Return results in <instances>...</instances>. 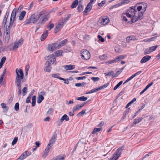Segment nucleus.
<instances>
[{"label": "nucleus", "mask_w": 160, "mask_h": 160, "mask_svg": "<svg viewBox=\"0 0 160 160\" xmlns=\"http://www.w3.org/2000/svg\"><path fill=\"white\" fill-rule=\"evenodd\" d=\"M17 76L15 80V83L18 87V91L17 93L18 95H20L21 93V85L22 81L23 82L22 79L24 77L23 72L22 70L21 69L17 68L15 70Z\"/></svg>", "instance_id": "f257e3e1"}, {"label": "nucleus", "mask_w": 160, "mask_h": 160, "mask_svg": "<svg viewBox=\"0 0 160 160\" xmlns=\"http://www.w3.org/2000/svg\"><path fill=\"white\" fill-rule=\"evenodd\" d=\"M32 21L33 23H36L37 22L43 24L47 21L48 20L49 16L48 14L45 15L40 18L39 16L38 15L35 16V14L32 15L31 16Z\"/></svg>", "instance_id": "f03ea898"}, {"label": "nucleus", "mask_w": 160, "mask_h": 160, "mask_svg": "<svg viewBox=\"0 0 160 160\" xmlns=\"http://www.w3.org/2000/svg\"><path fill=\"white\" fill-rule=\"evenodd\" d=\"M124 147V146H122L118 148L113 154L112 158L111 159V160H112L114 158H115L114 160H117L121 155Z\"/></svg>", "instance_id": "7ed1b4c3"}, {"label": "nucleus", "mask_w": 160, "mask_h": 160, "mask_svg": "<svg viewBox=\"0 0 160 160\" xmlns=\"http://www.w3.org/2000/svg\"><path fill=\"white\" fill-rule=\"evenodd\" d=\"M137 12V11L134 7L132 8L130 7L128 9L127 12L125 14L128 17L131 18V20L132 18H134L135 17Z\"/></svg>", "instance_id": "20e7f679"}, {"label": "nucleus", "mask_w": 160, "mask_h": 160, "mask_svg": "<svg viewBox=\"0 0 160 160\" xmlns=\"http://www.w3.org/2000/svg\"><path fill=\"white\" fill-rule=\"evenodd\" d=\"M81 53L82 58L85 60H88L90 57V53L88 50L86 49L82 50Z\"/></svg>", "instance_id": "39448f33"}, {"label": "nucleus", "mask_w": 160, "mask_h": 160, "mask_svg": "<svg viewBox=\"0 0 160 160\" xmlns=\"http://www.w3.org/2000/svg\"><path fill=\"white\" fill-rule=\"evenodd\" d=\"M65 24V22L62 21V20L61 22H59L58 24H56V26L54 28V31H55V33L60 31L61 29L62 28L64 25Z\"/></svg>", "instance_id": "423d86ee"}, {"label": "nucleus", "mask_w": 160, "mask_h": 160, "mask_svg": "<svg viewBox=\"0 0 160 160\" xmlns=\"http://www.w3.org/2000/svg\"><path fill=\"white\" fill-rule=\"evenodd\" d=\"M143 12H139L138 13V16H135L134 18H131V21L132 22H135L139 20H140L143 18Z\"/></svg>", "instance_id": "0eeeda50"}, {"label": "nucleus", "mask_w": 160, "mask_h": 160, "mask_svg": "<svg viewBox=\"0 0 160 160\" xmlns=\"http://www.w3.org/2000/svg\"><path fill=\"white\" fill-rule=\"evenodd\" d=\"M56 43H53L48 45V50L50 51H53L57 49Z\"/></svg>", "instance_id": "6e6552de"}, {"label": "nucleus", "mask_w": 160, "mask_h": 160, "mask_svg": "<svg viewBox=\"0 0 160 160\" xmlns=\"http://www.w3.org/2000/svg\"><path fill=\"white\" fill-rule=\"evenodd\" d=\"M45 66H46L44 68V71L45 72H49L52 68L51 67V63L49 61L46 62Z\"/></svg>", "instance_id": "1a4fd4ad"}, {"label": "nucleus", "mask_w": 160, "mask_h": 160, "mask_svg": "<svg viewBox=\"0 0 160 160\" xmlns=\"http://www.w3.org/2000/svg\"><path fill=\"white\" fill-rule=\"evenodd\" d=\"M57 137L56 134H54L52 136L51 139L49 141V145H51V146H52L53 144L55 142L56 140Z\"/></svg>", "instance_id": "9d476101"}, {"label": "nucleus", "mask_w": 160, "mask_h": 160, "mask_svg": "<svg viewBox=\"0 0 160 160\" xmlns=\"http://www.w3.org/2000/svg\"><path fill=\"white\" fill-rule=\"evenodd\" d=\"M151 58V56L149 55H146L143 57L140 61L141 63L146 62L149 61Z\"/></svg>", "instance_id": "9b49d317"}, {"label": "nucleus", "mask_w": 160, "mask_h": 160, "mask_svg": "<svg viewBox=\"0 0 160 160\" xmlns=\"http://www.w3.org/2000/svg\"><path fill=\"white\" fill-rule=\"evenodd\" d=\"M92 5L88 3L83 12V14L89 12L92 9Z\"/></svg>", "instance_id": "f8f14e48"}, {"label": "nucleus", "mask_w": 160, "mask_h": 160, "mask_svg": "<svg viewBox=\"0 0 160 160\" xmlns=\"http://www.w3.org/2000/svg\"><path fill=\"white\" fill-rule=\"evenodd\" d=\"M86 103L84 102L82 105H80L79 104H77L76 106L72 108V111L73 112H75L77 110H79V109L81 108L82 107L84 106Z\"/></svg>", "instance_id": "ddd939ff"}, {"label": "nucleus", "mask_w": 160, "mask_h": 160, "mask_svg": "<svg viewBox=\"0 0 160 160\" xmlns=\"http://www.w3.org/2000/svg\"><path fill=\"white\" fill-rule=\"evenodd\" d=\"M138 39L134 36H131L128 37L126 38V41L128 43L130 42L131 41H135Z\"/></svg>", "instance_id": "4468645a"}, {"label": "nucleus", "mask_w": 160, "mask_h": 160, "mask_svg": "<svg viewBox=\"0 0 160 160\" xmlns=\"http://www.w3.org/2000/svg\"><path fill=\"white\" fill-rule=\"evenodd\" d=\"M64 120L66 121H68L69 120V117L66 114H64L61 118L60 120L61 122L58 124V125H61Z\"/></svg>", "instance_id": "2eb2a0df"}, {"label": "nucleus", "mask_w": 160, "mask_h": 160, "mask_svg": "<svg viewBox=\"0 0 160 160\" xmlns=\"http://www.w3.org/2000/svg\"><path fill=\"white\" fill-rule=\"evenodd\" d=\"M109 22V19L108 18H102L101 23L103 25H105Z\"/></svg>", "instance_id": "dca6fc26"}, {"label": "nucleus", "mask_w": 160, "mask_h": 160, "mask_svg": "<svg viewBox=\"0 0 160 160\" xmlns=\"http://www.w3.org/2000/svg\"><path fill=\"white\" fill-rule=\"evenodd\" d=\"M48 30H46L44 32L43 34L41 35V40L42 41H44L48 35Z\"/></svg>", "instance_id": "f3484780"}, {"label": "nucleus", "mask_w": 160, "mask_h": 160, "mask_svg": "<svg viewBox=\"0 0 160 160\" xmlns=\"http://www.w3.org/2000/svg\"><path fill=\"white\" fill-rule=\"evenodd\" d=\"M65 69L67 70H71L75 68V66L74 65H69L63 66Z\"/></svg>", "instance_id": "a211bd4d"}, {"label": "nucleus", "mask_w": 160, "mask_h": 160, "mask_svg": "<svg viewBox=\"0 0 160 160\" xmlns=\"http://www.w3.org/2000/svg\"><path fill=\"white\" fill-rule=\"evenodd\" d=\"M17 9L16 8H14L12 10L10 18L16 19V15Z\"/></svg>", "instance_id": "6ab92c4d"}, {"label": "nucleus", "mask_w": 160, "mask_h": 160, "mask_svg": "<svg viewBox=\"0 0 160 160\" xmlns=\"http://www.w3.org/2000/svg\"><path fill=\"white\" fill-rule=\"evenodd\" d=\"M46 11L45 9H43L40 11L39 13V14L38 15L39 16V18H42V17L45 15L48 14L49 16V14L48 13L46 14Z\"/></svg>", "instance_id": "aec40b11"}, {"label": "nucleus", "mask_w": 160, "mask_h": 160, "mask_svg": "<svg viewBox=\"0 0 160 160\" xmlns=\"http://www.w3.org/2000/svg\"><path fill=\"white\" fill-rule=\"evenodd\" d=\"M126 55H121L119 56L118 57L116 58L115 59L116 62H117L118 61H120L121 60L124 59L126 57Z\"/></svg>", "instance_id": "412c9836"}, {"label": "nucleus", "mask_w": 160, "mask_h": 160, "mask_svg": "<svg viewBox=\"0 0 160 160\" xmlns=\"http://www.w3.org/2000/svg\"><path fill=\"white\" fill-rule=\"evenodd\" d=\"M1 105L2 106V108L4 109L3 112H7L9 109V108L8 106H6L5 103H2L1 104Z\"/></svg>", "instance_id": "4be33fe9"}, {"label": "nucleus", "mask_w": 160, "mask_h": 160, "mask_svg": "<svg viewBox=\"0 0 160 160\" xmlns=\"http://www.w3.org/2000/svg\"><path fill=\"white\" fill-rule=\"evenodd\" d=\"M26 13V12L25 11H22L21 13L20 14V15L19 17V19L20 21L22 20L24 18V17L25 14Z\"/></svg>", "instance_id": "5701e85b"}, {"label": "nucleus", "mask_w": 160, "mask_h": 160, "mask_svg": "<svg viewBox=\"0 0 160 160\" xmlns=\"http://www.w3.org/2000/svg\"><path fill=\"white\" fill-rule=\"evenodd\" d=\"M77 143L78 144L81 146L83 145L87 144L86 140L84 138H82Z\"/></svg>", "instance_id": "b1692460"}, {"label": "nucleus", "mask_w": 160, "mask_h": 160, "mask_svg": "<svg viewBox=\"0 0 160 160\" xmlns=\"http://www.w3.org/2000/svg\"><path fill=\"white\" fill-rule=\"evenodd\" d=\"M141 4V5L142 6V11H143V12H144L146 10V9L148 7L147 4L145 2H142L140 3H138L137 5L138 4Z\"/></svg>", "instance_id": "393cba45"}, {"label": "nucleus", "mask_w": 160, "mask_h": 160, "mask_svg": "<svg viewBox=\"0 0 160 160\" xmlns=\"http://www.w3.org/2000/svg\"><path fill=\"white\" fill-rule=\"evenodd\" d=\"M44 99V97L42 95H39L38 97L37 102L38 103H40Z\"/></svg>", "instance_id": "a878e982"}, {"label": "nucleus", "mask_w": 160, "mask_h": 160, "mask_svg": "<svg viewBox=\"0 0 160 160\" xmlns=\"http://www.w3.org/2000/svg\"><path fill=\"white\" fill-rule=\"evenodd\" d=\"M105 76H112V78H114L113 76L114 75V72L113 71H111L109 72H107L104 73Z\"/></svg>", "instance_id": "bb28decb"}, {"label": "nucleus", "mask_w": 160, "mask_h": 160, "mask_svg": "<svg viewBox=\"0 0 160 160\" xmlns=\"http://www.w3.org/2000/svg\"><path fill=\"white\" fill-rule=\"evenodd\" d=\"M25 152H23L20 156L17 158V160H23L25 158L27 157L25 155Z\"/></svg>", "instance_id": "cd10ccee"}, {"label": "nucleus", "mask_w": 160, "mask_h": 160, "mask_svg": "<svg viewBox=\"0 0 160 160\" xmlns=\"http://www.w3.org/2000/svg\"><path fill=\"white\" fill-rule=\"evenodd\" d=\"M143 119V118H138V119H134V121L133 122V124H137L140 122L142 121V120Z\"/></svg>", "instance_id": "c85d7f7f"}, {"label": "nucleus", "mask_w": 160, "mask_h": 160, "mask_svg": "<svg viewBox=\"0 0 160 160\" xmlns=\"http://www.w3.org/2000/svg\"><path fill=\"white\" fill-rule=\"evenodd\" d=\"M54 109L52 108H50L47 111L46 113V115L47 116H50L52 115Z\"/></svg>", "instance_id": "c756f323"}, {"label": "nucleus", "mask_w": 160, "mask_h": 160, "mask_svg": "<svg viewBox=\"0 0 160 160\" xmlns=\"http://www.w3.org/2000/svg\"><path fill=\"white\" fill-rule=\"evenodd\" d=\"M78 0H75L72 4L71 5V7L72 8H73L76 7L78 4Z\"/></svg>", "instance_id": "7c9ffc66"}, {"label": "nucleus", "mask_w": 160, "mask_h": 160, "mask_svg": "<svg viewBox=\"0 0 160 160\" xmlns=\"http://www.w3.org/2000/svg\"><path fill=\"white\" fill-rule=\"evenodd\" d=\"M62 50H58L55 52V56L56 57L62 56Z\"/></svg>", "instance_id": "2f4dec72"}, {"label": "nucleus", "mask_w": 160, "mask_h": 160, "mask_svg": "<svg viewBox=\"0 0 160 160\" xmlns=\"http://www.w3.org/2000/svg\"><path fill=\"white\" fill-rule=\"evenodd\" d=\"M136 100V98H134L129 103H128L126 106L125 108H127L129 107Z\"/></svg>", "instance_id": "473e14b6"}, {"label": "nucleus", "mask_w": 160, "mask_h": 160, "mask_svg": "<svg viewBox=\"0 0 160 160\" xmlns=\"http://www.w3.org/2000/svg\"><path fill=\"white\" fill-rule=\"evenodd\" d=\"M16 20V19L10 18V22L9 25L7 27L9 28H11L14 22Z\"/></svg>", "instance_id": "72a5a7b5"}, {"label": "nucleus", "mask_w": 160, "mask_h": 160, "mask_svg": "<svg viewBox=\"0 0 160 160\" xmlns=\"http://www.w3.org/2000/svg\"><path fill=\"white\" fill-rule=\"evenodd\" d=\"M36 96H32V107H34L35 106L36 104Z\"/></svg>", "instance_id": "f704fd0d"}, {"label": "nucleus", "mask_w": 160, "mask_h": 160, "mask_svg": "<svg viewBox=\"0 0 160 160\" xmlns=\"http://www.w3.org/2000/svg\"><path fill=\"white\" fill-rule=\"evenodd\" d=\"M101 128H94L93 131L92 132V134H95L97 132H98L101 131Z\"/></svg>", "instance_id": "c9c22d12"}, {"label": "nucleus", "mask_w": 160, "mask_h": 160, "mask_svg": "<svg viewBox=\"0 0 160 160\" xmlns=\"http://www.w3.org/2000/svg\"><path fill=\"white\" fill-rule=\"evenodd\" d=\"M76 99L77 100L84 101L87 100L88 98L87 97H85L84 96H82Z\"/></svg>", "instance_id": "e433bc0d"}, {"label": "nucleus", "mask_w": 160, "mask_h": 160, "mask_svg": "<svg viewBox=\"0 0 160 160\" xmlns=\"http://www.w3.org/2000/svg\"><path fill=\"white\" fill-rule=\"evenodd\" d=\"M158 45H156V46H152V47H150L149 48V49L150 50V52H152L155 51L156 49L158 47Z\"/></svg>", "instance_id": "4c0bfd02"}, {"label": "nucleus", "mask_w": 160, "mask_h": 160, "mask_svg": "<svg viewBox=\"0 0 160 160\" xmlns=\"http://www.w3.org/2000/svg\"><path fill=\"white\" fill-rule=\"evenodd\" d=\"M86 85V83L83 82L82 83H76L75 86L77 87H80L81 86H84Z\"/></svg>", "instance_id": "58836bf2"}, {"label": "nucleus", "mask_w": 160, "mask_h": 160, "mask_svg": "<svg viewBox=\"0 0 160 160\" xmlns=\"http://www.w3.org/2000/svg\"><path fill=\"white\" fill-rule=\"evenodd\" d=\"M28 91V88L26 87H25L22 89V93L23 96H25L27 93Z\"/></svg>", "instance_id": "ea45409f"}, {"label": "nucleus", "mask_w": 160, "mask_h": 160, "mask_svg": "<svg viewBox=\"0 0 160 160\" xmlns=\"http://www.w3.org/2000/svg\"><path fill=\"white\" fill-rule=\"evenodd\" d=\"M3 38L5 39V40L8 42L10 39V35H6L4 33Z\"/></svg>", "instance_id": "a19ab883"}, {"label": "nucleus", "mask_w": 160, "mask_h": 160, "mask_svg": "<svg viewBox=\"0 0 160 160\" xmlns=\"http://www.w3.org/2000/svg\"><path fill=\"white\" fill-rule=\"evenodd\" d=\"M123 81H121L118 83L114 88L113 90H116L122 83Z\"/></svg>", "instance_id": "79ce46f5"}, {"label": "nucleus", "mask_w": 160, "mask_h": 160, "mask_svg": "<svg viewBox=\"0 0 160 160\" xmlns=\"http://www.w3.org/2000/svg\"><path fill=\"white\" fill-rule=\"evenodd\" d=\"M71 15L70 14H68L67 16V17L65 18L64 19H62V21H64L65 22V24L66 23V22L71 17Z\"/></svg>", "instance_id": "37998d69"}, {"label": "nucleus", "mask_w": 160, "mask_h": 160, "mask_svg": "<svg viewBox=\"0 0 160 160\" xmlns=\"http://www.w3.org/2000/svg\"><path fill=\"white\" fill-rule=\"evenodd\" d=\"M6 31L5 32H4V33L6 35H10V30L11 28H9L7 27V26L6 27Z\"/></svg>", "instance_id": "c03bdc74"}, {"label": "nucleus", "mask_w": 160, "mask_h": 160, "mask_svg": "<svg viewBox=\"0 0 160 160\" xmlns=\"http://www.w3.org/2000/svg\"><path fill=\"white\" fill-rule=\"evenodd\" d=\"M83 8L82 5H79L77 8V9L79 12H81L83 10Z\"/></svg>", "instance_id": "a18cd8bd"}, {"label": "nucleus", "mask_w": 160, "mask_h": 160, "mask_svg": "<svg viewBox=\"0 0 160 160\" xmlns=\"http://www.w3.org/2000/svg\"><path fill=\"white\" fill-rule=\"evenodd\" d=\"M99 58L102 60L106 59L107 58V56L105 54H104L102 55L99 56Z\"/></svg>", "instance_id": "49530a36"}, {"label": "nucleus", "mask_w": 160, "mask_h": 160, "mask_svg": "<svg viewBox=\"0 0 160 160\" xmlns=\"http://www.w3.org/2000/svg\"><path fill=\"white\" fill-rule=\"evenodd\" d=\"M150 53L151 52H150V50L149 48H147L146 49L144 52V55L148 54Z\"/></svg>", "instance_id": "de8ad7c7"}, {"label": "nucleus", "mask_w": 160, "mask_h": 160, "mask_svg": "<svg viewBox=\"0 0 160 160\" xmlns=\"http://www.w3.org/2000/svg\"><path fill=\"white\" fill-rule=\"evenodd\" d=\"M49 152V150H48V149H45L43 152V153L42 156L44 157H46V156H47L48 154V153Z\"/></svg>", "instance_id": "09e8293b"}, {"label": "nucleus", "mask_w": 160, "mask_h": 160, "mask_svg": "<svg viewBox=\"0 0 160 160\" xmlns=\"http://www.w3.org/2000/svg\"><path fill=\"white\" fill-rule=\"evenodd\" d=\"M18 137H15L13 139L12 142V145H15L17 142L18 140Z\"/></svg>", "instance_id": "8fccbe9b"}, {"label": "nucleus", "mask_w": 160, "mask_h": 160, "mask_svg": "<svg viewBox=\"0 0 160 160\" xmlns=\"http://www.w3.org/2000/svg\"><path fill=\"white\" fill-rule=\"evenodd\" d=\"M54 24L53 23L50 24H48L47 28H49V30H50L51 29L53 28L54 27Z\"/></svg>", "instance_id": "3c124183"}, {"label": "nucleus", "mask_w": 160, "mask_h": 160, "mask_svg": "<svg viewBox=\"0 0 160 160\" xmlns=\"http://www.w3.org/2000/svg\"><path fill=\"white\" fill-rule=\"evenodd\" d=\"M109 83H108L103 85H102L100 87H99V88H100V90H101L102 89H103L104 88H105L107 87L109 85Z\"/></svg>", "instance_id": "603ef678"}, {"label": "nucleus", "mask_w": 160, "mask_h": 160, "mask_svg": "<svg viewBox=\"0 0 160 160\" xmlns=\"http://www.w3.org/2000/svg\"><path fill=\"white\" fill-rule=\"evenodd\" d=\"M60 80L64 81V83L67 84H68L69 83V81H68V79H66L63 78H60Z\"/></svg>", "instance_id": "864d4df0"}, {"label": "nucleus", "mask_w": 160, "mask_h": 160, "mask_svg": "<svg viewBox=\"0 0 160 160\" xmlns=\"http://www.w3.org/2000/svg\"><path fill=\"white\" fill-rule=\"evenodd\" d=\"M59 73H55L52 74V76L54 78H58L60 79V78H61L59 77Z\"/></svg>", "instance_id": "5fc2aeb1"}, {"label": "nucleus", "mask_w": 160, "mask_h": 160, "mask_svg": "<svg viewBox=\"0 0 160 160\" xmlns=\"http://www.w3.org/2000/svg\"><path fill=\"white\" fill-rule=\"evenodd\" d=\"M31 21H32L31 18V17H30L28 19L26 20L25 24V25L29 24L30 23H31Z\"/></svg>", "instance_id": "6e6d98bb"}, {"label": "nucleus", "mask_w": 160, "mask_h": 160, "mask_svg": "<svg viewBox=\"0 0 160 160\" xmlns=\"http://www.w3.org/2000/svg\"><path fill=\"white\" fill-rule=\"evenodd\" d=\"M98 37L99 41H100L102 42H104V39L100 35H98Z\"/></svg>", "instance_id": "4d7b16f0"}, {"label": "nucleus", "mask_w": 160, "mask_h": 160, "mask_svg": "<svg viewBox=\"0 0 160 160\" xmlns=\"http://www.w3.org/2000/svg\"><path fill=\"white\" fill-rule=\"evenodd\" d=\"M57 160H64L65 157L58 156L56 157Z\"/></svg>", "instance_id": "13d9d810"}, {"label": "nucleus", "mask_w": 160, "mask_h": 160, "mask_svg": "<svg viewBox=\"0 0 160 160\" xmlns=\"http://www.w3.org/2000/svg\"><path fill=\"white\" fill-rule=\"evenodd\" d=\"M67 42V39H65L62 40V42H61L60 43L62 45V46H63L65 45V44Z\"/></svg>", "instance_id": "bf43d9fd"}, {"label": "nucleus", "mask_w": 160, "mask_h": 160, "mask_svg": "<svg viewBox=\"0 0 160 160\" xmlns=\"http://www.w3.org/2000/svg\"><path fill=\"white\" fill-rule=\"evenodd\" d=\"M50 63H52V64H53L54 62L55 63V64H56V59L55 58H53L51 59L50 61H49Z\"/></svg>", "instance_id": "052dcab7"}, {"label": "nucleus", "mask_w": 160, "mask_h": 160, "mask_svg": "<svg viewBox=\"0 0 160 160\" xmlns=\"http://www.w3.org/2000/svg\"><path fill=\"white\" fill-rule=\"evenodd\" d=\"M23 40L22 39L19 40L18 42H16L19 46H21L23 43Z\"/></svg>", "instance_id": "680f3d73"}, {"label": "nucleus", "mask_w": 160, "mask_h": 160, "mask_svg": "<svg viewBox=\"0 0 160 160\" xmlns=\"http://www.w3.org/2000/svg\"><path fill=\"white\" fill-rule=\"evenodd\" d=\"M14 109L16 111H18L19 109V104L18 103H16L14 106Z\"/></svg>", "instance_id": "e2e57ef3"}, {"label": "nucleus", "mask_w": 160, "mask_h": 160, "mask_svg": "<svg viewBox=\"0 0 160 160\" xmlns=\"http://www.w3.org/2000/svg\"><path fill=\"white\" fill-rule=\"evenodd\" d=\"M86 110L83 109L82 110V111L80 112H79L78 114H77V116H78L79 115H82L84 114L85 113Z\"/></svg>", "instance_id": "0e129e2a"}, {"label": "nucleus", "mask_w": 160, "mask_h": 160, "mask_svg": "<svg viewBox=\"0 0 160 160\" xmlns=\"http://www.w3.org/2000/svg\"><path fill=\"white\" fill-rule=\"evenodd\" d=\"M91 79L94 82L98 81L99 79L100 78L99 77H92L91 78Z\"/></svg>", "instance_id": "69168bd1"}, {"label": "nucleus", "mask_w": 160, "mask_h": 160, "mask_svg": "<svg viewBox=\"0 0 160 160\" xmlns=\"http://www.w3.org/2000/svg\"><path fill=\"white\" fill-rule=\"evenodd\" d=\"M114 62L116 63L115 60V59L114 60H110L109 61H108L106 62V64L107 65V64H109L112 63H114Z\"/></svg>", "instance_id": "338daca9"}, {"label": "nucleus", "mask_w": 160, "mask_h": 160, "mask_svg": "<svg viewBox=\"0 0 160 160\" xmlns=\"http://www.w3.org/2000/svg\"><path fill=\"white\" fill-rule=\"evenodd\" d=\"M100 90V88H99L98 87V88H94V89H92L91 90V92H92V93L96 92H97L98 91Z\"/></svg>", "instance_id": "774afa93"}]
</instances>
